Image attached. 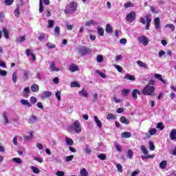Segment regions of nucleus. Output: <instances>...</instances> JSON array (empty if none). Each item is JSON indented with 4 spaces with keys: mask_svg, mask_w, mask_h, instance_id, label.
Masks as SVG:
<instances>
[{
    "mask_svg": "<svg viewBox=\"0 0 176 176\" xmlns=\"http://www.w3.org/2000/svg\"><path fill=\"white\" fill-rule=\"evenodd\" d=\"M31 170H32V172L34 174H39L41 173V170H39L37 167L36 166H30Z\"/></svg>",
    "mask_w": 176,
    "mask_h": 176,
    "instance_id": "nucleus-27",
    "label": "nucleus"
},
{
    "mask_svg": "<svg viewBox=\"0 0 176 176\" xmlns=\"http://www.w3.org/2000/svg\"><path fill=\"white\" fill-rule=\"evenodd\" d=\"M166 166H167V161H162L160 163V167L162 170H164V168H166Z\"/></svg>",
    "mask_w": 176,
    "mask_h": 176,
    "instance_id": "nucleus-29",
    "label": "nucleus"
},
{
    "mask_svg": "<svg viewBox=\"0 0 176 176\" xmlns=\"http://www.w3.org/2000/svg\"><path fill=\"white\" fill-rule=\"evenodd\" d=\"M94 119L95 120V122L96 123L99 129H102V124L101 123V121L98 120V117H97L96 116H95L94 117Z\"/></svg>",
    "mask_w": 176,
    "mask_h": 176,
    "instance_id": "nucleus-14",
    "label": "nucleus"
},
{
    "mask_svg": "<svg viewBox=\"0 0 176 176\" xmlns=\"http://www.w3.org/2000/svg\"><path fill=\"white\" fill-rule=\"evenodd\" d=\"M5 3L7 6H9L13 3V0H5Z\"/></svg>",
    "mask_w": 176,
    "mask_h": 176,
    "instance_id": "nucleus-62",
    "label": "nucleus"
},
{
    "mask_svg": "<svg viewBox=\"0 0 176 176\" xmlns=\"http://www.w3.org/2000/svg\"><path fill=\"white\" fill-rule=\"evenodd\" d=\"M105 31L107 34H112V26H111V24H107Z\"/></svg>",
    "mask_w": 176,
    "mask_h": 176,
    "instance_id": "nucleus-25",
    "label": "nucleus"
},
{
    "mask_svg": "<svg viewBox=\"0 0 176 176\" xmlns=\"http://www.w3.org/2000/svg\"><path fill=\"white\" fill-rule=\"evenodd\" d=\"M154 76L156 79H158L159 80H160V82H162V83H166V80H164L162 78V74H155Z\"/></svg>",
    "mask_w": 176,
    "mask_h": 176,
    "instance_id": "nucleus-18",
    "label": "nucleus"
},
{
    "mask_svg": "<svg viewBox=\"0 0 176 176\" xmlns=\"http://www.w3.org/2000/svg\"><path fill=\"white\" fill-rule=\"evenodd\" d=\"M25 53L28 56H32L34 54L33 51L30 49H27Z\"/></svg>",
    "mask_w": 176,
    "mask_h": 176,
    "instance_id": "nucleus-48",
    "label": "nucleus"
},
{
    "mask_svg": "<svg viewBox=\"0 0 176 176\" xmlns=\"http://www.w3.org/2000/svg\"><path fill=\"white\" fill-rule=\"evenodd\" d=\"M107 120H115L116 119V116H115L112 113H109L107 116Z\"/></svg>",
    "mask_w": 176,
    "mask_h": 176,
    "instance_id": "nucleus-28",
    "label": "nucleus"
},
{
    "mask_svg": "<svg viewBox=\"0 0 176 176\" xmlns=\"http://www.w3.org/2000/svg\"><path fill=\"white\" fill-rule=\"evenodd\" d=\"M169 137H170V139L172 140V141H175L176 140V129H173L171 131H170V133L169 135Z\"/></svg>",
    "mask_w": 176,
    "mask_h": 176,
    "instance_id": "nucleus-11",
    "label": "nucleus"
},
{
    "mask_svg": "<svg viewBox=\"0 0 176 176\" xmlns=\"http://www.w3.org/2000/svg\"><path fill=\"white\" fill-rule=\"evenodd\" d=\"M44 10V7H43V2L42 0L39 1V12L42 13Z\"/></svg>",
    "mask_w": 176,
    "mask_h": 176,
    "instance_id": "nucleus-33",
    "label": "nucleus"
},
{
    "mask_svg": "<svg viewBox=\"0 0 176 176\" xmlns=\"http://www.w3.org/2000/svg\"><path fill=\"white\" fill-rule=\"evenodd\" d=\"M138 174H140V170L138 169V170L133 171V172L131 173V176L138 175Z\"/></svg>",
    "mask_w": 176,
    "mask_h": 176,
    "instance_id": "nucleus-63",
    "label": "nucleus"
},
{
    "mask_svg": "<svg viewBox=\"0 0 176 176\" xmlns=\"http://www.w3.org/2000/svg\"><path fill=\"white\" fill-rule=\"evenodd\" d=\"M30 94V87H25L23 89V96H28Z\"/></svg>",
    "mask_w": 176,
    "mask_h": 176,
    "instance_id": "nucleus-45",
    "label": "nucleus"
},
{
    "mask_svg": "<svg viewBox=\"0 0 176 176\" xmlns=\"http://www.w3.org/2000/svg\"><path fill=\"white\" fill-rule=\"evenodd\" d=\"M127 157L129 159H133V151L131 150H128L127 153H126Z\"/></svg>",
    "mask_w": 176,
    "mask_h": 176,
    "instance_id": "nucleus-44",
    "label": "nucleus"
},
{
    "mask_svg": "<svg viewBox=\"0 0 176 176\" xmlns=\"http://www.w3.org/2000/svg\"><path fill=\"white\" fill-rule=\"evenodd\" d=\"M41 97L42 99L49 98V97H52V91H43L41 94Z\"/></svg>",
    "mask_w": 176,
    "mask_h": 176,
    "instance_id": "nucleus-7",
    "label": "nucleus"
},
{
    "mask_svg": "<svg viewBox=\"0 0 176 176\" xmlns=\"http://www.w3.org/2000/svg\"><path fill=\"white\" fill-rule=\"evenodd\" d=\"M137 64L139 67H141L142 68H147L148 67V65H146V63H145L141 60H138Z\"/></svg>",
    "mask_w": 176,
    "mask_h": 176,
    "instance_id": "nucleus-23",
    "label": "nucleus"
},
{
    "mask_svg": "<svg viewBox=\"0 0 176 176\" xmlns=\"http://www.w3.org/2000/svg\"><path fill=\"white\" fill-rule=\"evenodd\" d=\"M126 21H128V23H133V21H135V12H131L130 13H129L126 16Z\"/></svg>",
    "mask_w": 176,
    "mask_h": 176,
    "instance_id": "nucleus-4",
    "label": "nucleus"
},
{
    "mask_svg": "<svg viewBox=\"0 0 176 176\" xmlns=\"http://www.w3.org/2000/svg\"><path fill=\"white\" fill-rule=\"evenodd\" d=\"M155 89L154 86L146 85L142 90V94L144 96H155Z\"/></svg>",
    "mask_w": 176,
    "mask_h": 176,
    "instance_id": "nucleus-2",
    "label": "nucleus"
},
{
    "mask_svg": "<svg viewBox=\"0 0 176 176\" xmlns=\"http://www.w3.org/2000/svg\"><path fill=\"white\" fill-rule=\"evenodd\" d=\"M120 121L121 122V123H122L123 124H129L130 123V120H127L126 118V117L122 116L120 118Z\"/></svg>",
    "mask_w": 176,
    "mask_h": 176,
    "instance_id": "nucleus-16",
    "label": "nucleus"
},
{
    "mask_svg": "<svg viewBox=\"0 0 176 176\" xmlns=\"http://www.w3.org/2000/svg\"><path fill=\"white\" fill-rule=\"evenodd\" d=\"M98 159L100 160H107V155L105 154H100L98 155Z\"/></svg>",
    "mask_w": 176,
    "mask_h": 176,
    "instance_id": "nucleus-40",
    "label": "nucleus"
},
{
    "mask_svg": "<svg viewBox=\"0 0 176 176\" xmlns=\"http://www.w3.org/2000/svg\"><path fill=\"white\" fill-rule=\"evenodd\" d=\"M83 152H85V153H87L88 155L91 153V148H90V146H89V144H87L85 148H83Z\"/></svg>",
    "mask_w": 176,
    "mask_h": 176,
    "instance_id": "nucleus-19",
    "label": "nucleus"
},
{
    "mask_svg": "<svg viewBox=\"0 0 176 176\" xmlns=\"http://www.w3.org/2000/svg\"><path fill=\"white\" fill-rule=\"evenodd\" d=\"M3 118L4 119L5 124H8V123H9V119L8 118V116L6 115V113H3Z\"/></svg>",
    "mask_w": 176,
    "mask_h": 176,
    "instance_id": "nucleus-46",
    "label": "nucleus"
},
{
    "mask_svg": "<svg viewBox=\"0 0 176 176\" xmlns=\"http://www.w3.org/2000/svg\"><path fill=\"white\" fill-rule=\"evenodd\" d=\"M117 169L119 173H123V166H122L120 164H117Z\"/></svg>",
    "mask_w": 176,
    "mask_h": 176,
    "instance_id": "nucleus-59",
    "label": "nucleus"
},
{
    "mask_svg": "<svg viewBox=\"0 0 176 176\" xmlns=\"http://www.w3.org/2000/svg\"><path fill=\"white\" fill-rule=\"evenodd\" d=\"M132 97L133 98H134L135 100H137L138 97H137V89H133V92H132Z\"/></svg>",
    "mask_w": 176,
    "mask_h": 176,
    "instance_id": "nucleus-54",
    "label": "nucleus"
},
{
    "mask_svg": "<svg viewBox=\"0 0 176 176\" xmlns=\"http://www.w3.org/2000/svg\"><path fill=\"white\" fill-rule=\"evenodd\" d=\"M58 101H61V91H57L55 94Z\"/></svg>",
    "mask_w": 176,
    "mask_h": 176,
    "instance_id": "nucleus-36",
    "label": "nucleus"
},
{
    "mask_svg": "<svg viewBox=\"0 0 176 176\" xmlns=\"http://www.w3.org/2000/svg\"><path fill=\"white\" fill-rule=\"evenodd\" d=\"M78 70H79V67H78L77 65H72L69 67L70 72H75L76 71H78Z\"/></svg>",
    "mask_w": 176,
    "mask_h": 176,
    "instance_id": "nucleus-21",
    "label": "nucleus"
},
{
    "mask_svg": "<svg viewBox=\"0 0 176 176\" xmlns=\"http://www.w3.org/2000/svg\"><path fill=\"white\" fill-rule=\"evenodd\" d=\"M96 74H98V75H100V76L101 78H103V79H105V78H107V76H105V75L104 74V73H102V72H100V71H98V70H96Z\"/></svg>",
    "mask_w": 176,
    "mask_h": 176,
    "instance_id": "nucleus-52",
    "label": "nucleus"
},
{
    "mask_svg": "<svg viewBox=\"0 0 176 176\" xmlns=\"http://www.w3.org/2000/svg\"><path fill=\"white\" fill-rule=\"evenodd\" d=\"M53 25H54V21L53 20H49L48 21V28H53Z\"/></svg>",
    "mask_w": 176,
    "mask_h": 176,
    "instance_id": "nucleus-51",
    "label": "nucleus"
},
{
    "mask_svg": "<svg viewBox=\"0 0 176 176\" xmlns=\"http://www.w3.org/2000/svg\"><path fill=\"white\" fill-rule=\"evenodd\" d=\"M124 8H131L133 6V4L131 3V1H128L127 3H125L124 4Z\"/></svg>",
    "mask_w": 176,
    "mask_h": 176,
    "instance_id": "nucleus-60",
    "label": "nucleus"
},
{
    "mask_svg": "<svg viewBox=\"0 0 176 176\" xmlns=\"http://www.w3.org/2000/svg\"><path fill=\"white\" fill-rule=\"evenodd\" d=\"M78 94L80 97H85V98L89 97V93L86 89H85V88H83L81 91H79Z\"/></svg>",
    "mask_w": 176,
    "mask_h": 176,
    "instance_id": "nucleus-8",
    "label": "nucleus"
},
{
    "mask_svg": "<svg viewBox=\"0 0 176 176\" xmlns=\"http://www.w3.org/2000/svg\"><path fill=\"white\" fill-rule=\"evenodd\" d=\"M47 47H48V49H56V45L50 43H47Z\"/></svg>",
    "mask_w": 176,
    "mask_h": 176,
    "instance_id": "nucleus-50",
    "label": "nucleus"
},
{
    "mask_svg": "<svg viewBox=\"0 0 176 176\" xmlns=\"http://www.w3.org/2000/svg\"><path fill=\"white\" fill-rule=\"evenodd\" d=\"M54 32L55 35H56V36H58V35H60V27L56 26L55 28Z\"/></svg>",
    "mask_w": 176,
    "mask_h": 176,
    "instance_id": "nucleus-49",
    "label": "nucleus"
},
{
    "mask_svg": "<svg viewBox=\"0 0 176 176\" xmlns=\"http://www.w3.org/2000/svg\"><path fill=\"white\" fill-rule=\"evenodd\" d=\"M141 151L144 155H148V150H146V147H145L144 145L141 146Z\"/></svg>",
    "mask_w": 176,
    "mask_h": 176,
    "instance_id": "nucleus-39",
    "label": "nucleus"
},
{
    "mask_svg": "<svg viewBox=\"0 0 176 176\" xmlns=\"http://www.w3.org/2000/svg\"><path fill=\"white\" fill-rule=\"evenodd\" d=\"M12 162H14V163H16L17 164H21L23 163V160H21L19 157H14L12 159Z\"/></svg>",
    "mask_w": 176,
    "mask_h": 176,
    "instance_id": "nucleus-34",
    "label": "nucleus"
},
{
    "mask_svg": "<svg viewBox=\"0 0 176 176\" xmlns=\"http://www.w3.org/2000/svg\"><path fill=\"white\" fill-rule=\"evenodd\" d=\"M50 68L53 72H58L60 71V69L56 67V62H52Z\"/></svg>",
    "mask_w": 176,
    "mask_h": 176,
    "instance_id": "nucleus-10",
    "label": "nucleus"
},
{
    "mask_svg": "<svg viewBox=\"0 0 176 176\" xmlns=\"http://www.w3.org/2000/svg\"><path fill=\"white\" fill-rule=\"evenodd\" d=\"M115 68L118 71V72H123V68L119 65H114Z\"/></svg>",
    "mask_w": 176,
    "mask_h": 176,
    "instance_id": "nucleus-47",
    "label": "nucleus"
},
{
    "mask_svg": "<svg viewBox=\"0 0 176 176\" xmlns=\"http://www.w3.org/2000/svg\"><path fill=\"white\" fill-rule=\"evenodd\" d=\"M31 90L32 91H33L34 93H38L39 91V85H36V84H33L31 86Z\"/></svg>",
    "mask_w": 176,
    "mask_h": 176,
    "instance_id": "nucleus-13",
    "label": "nucleus"
},
{
    "mask_svg": "<svg viewBox=\"0 0 176 176\" xmlns=\"http://www.w3.org/2000/svg\"><path fill=\"white\" fill-rule=\"evenodd\" d=\"M124 79H128L129 80L134 81V80H135V77H134V76H133L131 74H126L124 76Z\"/></svg>",
    "mask_w": 176,
    "mask_h": 176,
    "instance_id": "nucleus-17",
    "label": "nucleus"
},
{
    "mask_svg": "<svg viewBox=\"0 0 176 176\" xmlns=\"http://www.w3.org/2000/svg\"><path fill=\"white\" fill-rule=\"evenodd\" d=\"M122 138H130L131 137V133L130 132H123L121 133Z\"/></svg>",
    "mask_w": 176,
    "mask_h": 176,
    "instance_id": "nucleus-20",
    "label": "nucleus"
},
{
    "mask_svg": "<svg viewBox=\"0 0 176 176\" xmlns=\"http://www.w3.org/2000/svg\"><path fill=\"white\" fill-rule=\"evenodd\" d=\"M38 120V118H36V116H35L34 115L32 116L30 119H29V123L30 124H34L35 123V122H36V120Z\"/></svg>",
    "mask_w": 176,
    "mask_h": 176,
    "instance_id": "nucleus-24",
    "label": "nucleus"
},
{
    "mask_svg": "<svg viewBox=\"0 0 176 176\" xmlns=\"http://www.w3.org/2000/svg\"><path fill=\"white\" fill-rule=\"evenodd\" d=\"M157 129H159L160 130L164 129V125H163V122H158L156 126Z\"/></svg>",
    "mask_w": 176,
    "mask_h": 176,
    "instance_id": "nucleus-37",
    "label": "nucleus"
},
{
    "mask_svg": "<svg viewBox=\"0 0 176 176\" xmlns=\"http://www.w3.org/2000/svg\"><path fill=\"white\" fill-rule=\"evenodd\" d=\"M78 53L81 54L82 56H85L86 54H89L90 53V49L86 47H82L79 48Z\"/></svg>",
    "mask_w": 176,
    "mask_h": 176,
    "instance_id": "nucleus-6",
    "label": "nucleus"
},
{
    "mask_svg": "<svg viewBox=\"0 0 176 176\" xmlns=\"http://www.w3.org/2000/svg\"><path fill=\"white\" fill-rule=\"evenodd\" d=\"M70 86L71 87H80V85L76 81L72 82Z\"/></svg>",
    "mask_w": 176,
    "mask_h": 176,
    "instance_id": "nucleus-35",
    "label": "nucleus"
},
{
    "mask_svg": "<svg viewBox=\"0 0 176 176\" xmlns=\"http://www.w3.org/2000/svg\"><path fill=\"white\" fill-rule=\"evenodd\" d=\"M148 133L150 134V135H155V134H156V133H157V129H151L150 131H148Z\"/></svg>",
    "mask_w": 176,
    "mask_h": 176,
    "instance_id": "nucleus-41",
    "label": "nucleus"
},
{
    "mask_svg": "<svg viewBox=\"0 0 176 176\" xmlns=\"http://www.w3.org/2000/svg\"><path fill=\"white\" fill-rule=\"evenodd\" d=\"M14 14L16 16V17H19V16H20V10L16 8L14 12Z\"/></svg>",
    "mask_w": 176,
    "mask_h": 176,
    "instance_id": "nucleus-61",
    "label": "nucleus"
},
{
    "mask_svg": "<svg viewBox=\"0 0 176 176\" xmlns=\"http://www.w3.org/2000/svg\"><path fill=\"white\" fill-rule=\"evenodd\" d=\"M20 102L22 105H24L25 107H27L28 108H31L32 107V104H31V103L25 99H21L20 100Z\"/></svg>",
    "mask_w": 176,
    "mask_h": 176,
    "instance_id": "nucleus-9",
    "label": "nucleus"
},
{
    "mask_svg": "<svg viewBox=\"0 0 176 176\" xmlns=\"http://www.w3.org/2000/svg\"><path fill=\"white\" fill-rule=\"evenodd\" d=\"M131 90L130 89H123L122 90V96H127V94L130 93Z\"/></svg>",
    "mask_w": 176,
    "mask_h": 176,
    "instance_id": "nucleus-58",
    "label": "nucleus"
},
{
    "mask_svg": "<svg viewBox=\"0 0 176 176\" xmlns=\"http://www.w3.org/2000/svg\"><path fill=\"white\" fill-rule=\"evenodd\" d=\"M74 159V155H69L65 157V162H72Z\"/></svg>",
    "mask_w": 176,
    "mask_h": 176,
    "instance_id": "nucleus-57",
    "label": "nucleus"
},
{
    "mask_svg": "<svg viewBox=\"0 0 176 176\" xmlns=\"http://www.w3.org/2000/svg\"><path fill=\"white\" fill-rule=\"evenodd\" d=\"M165 28H170L172 32H174L175 31V25L171 23H168L165 25Z\"/></svg>",
    "mask_w": 176,
    "mask_h": 176,
    "instance_id": "nucleus-22",
    "label": "nucleus"
},
{
    "mask_svg": "<svg viewBox=\"0 0 176 176\" xmlns=\"http://www.w3.org/2000/svg\"><path fill=\"white\" fill-rule=\"evenodd\" d=\"M154 24L155 26V30H159L160 28V19L155 18L154 19Z\"/></svg>",
    "mask_w": 176,
    "mask_h": 176,
    "instance_id": "nucleus-12",
    "label": "nucleus"
},
{
    "mask_svg": "<svg viewBox=\"0 0 176 176\" xmlns=\"http://www.w3.org/2000/svg\"><path fill=\"white\" fill-rule=\"evenodd\" d=\"M96 61L97 63H102L104 61V56L102 55H98L96 56Z\"/></svg>",
    "mask_w": 176,
    "mask_h": 176,
    "instance_id": "nucleus-32",
    "label": "nucleus"
},
{
    "mask_svg": "<svg viewBox=\"0 0 176 176\" xmlns=\"http://www.w3.org/2000/svg\"><path fill=\"white\" fill-rule=\"evenodd\" d=\"M70 129H72L75 131L76 134L80 133L82 131V126H80V122L79 121L76 120L73 123V124L70 126Z\"/></svg>",
    "mask_w": 176,
    "mask_h": 176,
    "instance_id": "nucleus-3",
    "label": "nucleus"
},
{
    "mask_svg": "<svg viewBox=\"0 0 176 176\" xmlns=\"http://www.w3.org/2000/svg\"><path fill=\"white\" fill-rule=\"evenodd\" d=\"M78 8V4L76 2H72L66 6L65 10H64L66 14H74L76 12Z\"/></svg>",
    "mask_w": 176,
    "mask_h": 176,
    "instance_id": "nucleus-1",
    "label": "nucleus"
},
{
    "mask_svg": "<svg viewBox=\"0 0 176 176\" xmlns=\"http://www.w3.org/2000/svg\"><path fill=\"white\" fill-rule=\"evenodd\" d=\"M80 175L81 176H88L89 173H87V170H86L85 168H83L80 170Z\"/></svg>",
    "mask_w": 176,
    "mask_h": 176,
    "instance_id": "nucleus-38",
    "label": "nucleus"
},
{
    "mask_svg": "<svg viewBox=\"0 0 176 176\" xmlns=\"http://www.w3.org/2000/svg\"><path fill=\"white\" fill-rule=\"evenodd\" d=\"M37 101L38 100L34 96L30 98V104H35Z\"/></svg>",
    "mask_w": 176,
    "mask_h": 176,
    "instance_id": "nucleus-56",
    "label": "nucleus"
},
{
    "mask_svg": "<svg viewBox=\"0 0 176 176\" xmlns=\"http://www.w3.org/2000/svg\"><path fill=\"white\" fill-rule=\"evenodd\" d=\"M56 175L57 176H64L65 173H64V172H63L61 170H58L56 172Z\"/></svg>",
    "mask_w": 176,
    "mask_h": 176,
    "instance_id": "nucleus-64",
    "label": "nucleus"
},
{
    "mask_svg": "<svg viewBox=\"0 0 176 176\" xmlns=\"http://www.w3.org/2000/svg\"><path fill=\"white\" fill-rule=\"evenodd\" d=\"M2 32L5 36V38L8 39L9 38V31H8L6 28H3L2 30Z\"/></svg>",
    "mask_w": 176,
    "mask_h": 176,
    "instance_id": "nucleus-26",
    "label": "nucleus"
},
{
    "mask_svg": "<svg viewBox=\"0 0 176 176\" xmlns=\"http://www.w3.org/2000/svg\"><path fill=\"white\" fill-rule=\"evenodd\" d=\"M34 138V133L32 132H30L29 135L24 136V139L27 141H30V140H32Z\"/></svg>",
    "mask_w": 176,
    "mask_h": 176,
    "instance_id": "nucleus-30",
    "label": "nucleus"
},
{
    "mask_svg": "<svg viewBox=\"0 0 176 176\" xmlns=\"http://www.w3.org/2000/svg\"><path fill=\"white\" fill-rule=\"evenodd\" d=\"M6 75H8V72L0 69V76H6Z\"/></svg>",
    "mask_w": 176,
    "mask_h": 176,
    "instance_id": "nucleus-53",
    "label": "nucleus"
},
{
    "mask_svg": "<svg viewBox=\"0 0 176 176\" xmlns=\"http://www.w3.org/2000/svg\"><path fill=\"white\" fill-rule=\"evenodd\" d=\"M98 33L100 36H104V29L101 27H98Z\"/></svg>",
    "mask_w": 176,
    "mask_h": 176,
    "instance_id": "nucleus-31",
    "label": "nucleus"
},
{
    "mask_svg": "<svg viewBox=\"0 0 176 176\" xmlns=\"http://www.w3.org/2000/svg\"><path fill=\"white\" fill-rule=\"evenodd\" d=\"M30 71L28 70H24L23 71V76L25 78V79H28V76H30Z\"/></svg>",
    "mask_w": 176,
    "mask_h": 176,
    "instance_id": "nucleus-42",
    "label": "nucleus"
},
{
    "mask_svg": "<svg viewBox=\"0 0 176 176\" xmlns=\"http://www.w3.org/2000/svg\"><path fill=\"white\" fill-rule=\"evenodd\" d=\"M12 82L14 83H16V82H17V73L14 72L12 74Z\"/></svg>",
    "mask_w": 176,
    "mask_h": 176,
    "instance_id": "nucleus-43",
    "label": "nucleus"
},
{
    "mask_svg": "<svg viewBox=\"0 0 176 176\" xmlns=\"http://www.w3.org/2000/svg\"><path fill=\"white\" fill-rule=\"evenodd\" d=\"M138 42H140V43H142L144 46H147L148 43H149V41H148V38H146V36H142L138 37Z\"/></svg>",
    "mask_w": 176,
    "mask_h": 176,
    "instance_id": "nucleus-5",
    "label": "nucleus"
},
{
    "mask_svg": "<svg viewBox=\"0 0 176 176\" xmlns=\"http://www.w3.org/2000/svg\"><path fill=\"white\" fill-rule=\"evenodd\" d=\"M150 146V151H155V144H153L152 141H149L148 142Z\"/></svg>",
    "mask_w": 176,
    "mask_h": 176,
    "instance_id": "nucleus-55",
    "label": "nucleus"
},
{
    "mask_svg": "<svg viewBox=\"0 0 176 176\" xmlns=\"http://www.w3.org/2000/svg\"><path fill=\"white\" fill-rule=\"evenodd\" d=\"M65 142L69 146H72V145H74V140L71 139V138L66 137Z\"/></svg>",
    "mask_w": 176,
    "mask_h": 176,
    "instance_id": "nucleus-15",
    "label": "nucleus"
}]
</instances>
